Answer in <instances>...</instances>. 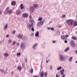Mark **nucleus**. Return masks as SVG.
<instances>
[{"instance_id":"obj_21","label":"nucleus","mask_w":77,"mask_h":77,"mask_svg":"<svg viewBox=\"0 0 77 77\" xmlns=\"http://www.w3.org/2000/svg\"><path fill=\"white\" fill-rule=\"evenodd\" d=\"M17 56H21V53L20 52L17 53Z\"/></svg>"},{"instance_id":"obj_36","label":"nucleus","mask_w":77,"mask_h":77,"mask_svg":"<svg viewBox=\"0 0 77 77\" xmlns=\"http://www.w3.org/2000/svg\"><path fill=\"white\" fill-rule=\"evenodd\" d=\"M51 30H53V31L54 30V28H51Z\"/></svg>"},{"instance_id":"obj_15","label":"nucleus","mask_w":77,"mask_h":77,"mask_svg":"<svg viewBox=\"0 0 77 77\" xmlns=\"http://www.w3.org/2000/svg\"><path fill=\"white\" fill-rule=\"evenodd\" d=\"M12 5H15L16 4V2L15 1H13L11 3Z\"/></svg>"},{"instance_id":"obj_20","label":"nucleus","mask_w":77,"mask_h":77,"mask_svg":"<svg viewBox=\"0 0 77 77\" xmlns=\"http://www.w3.org/2000/svg\"><path fill=\"white\" fill-rule=\"evenodd\" d=\"M20 8L21 9H24V6H23V5L22 4L20 5Z\"/></svg>"},{"instance_id":"obj_13","label":"nucleus","mask_w":77,"mask_h":77,"mask_svg":"<svg viewBox=\"0 0 77 77\" xmlns=\"http://www.w3.org/2000/svg\"><path fill=\"white\" fill-rule=\"evenodd\" d=\"M73 25L74 26H77V22L75 21L73 23Z\"/></svg>"},{"instance_id":"obj_29","label":"nucleus","mask_w":77,"mask_h":77,"mask_svg":"<svg viewBox=\"0 0 77 77\" xmlns=\"http://www.w3.org/2000/svg\"><path fill=\"white\" fill-rule=\"evenodd\" d=\"M62 18H65L66 17V15H63L62 16Z\"/></svg>"},{"instance_id":"obj_19","label":"nucleus","mask_w":77,"mask_h":77,"mask_svg":"<svg viewBox=\"0 0 77 77\" xmlns=\"http://www.w3.org/2000/svg\"><path fill=\"white\" fill-rule=\"evenodd\" d=\"M35 36L39 37V32H37L35 34Z\"/></svg>"},{"instance_id":"obj_28","label":"nucleus","mask_w":77,"mask_h":77,"mask_svg":"<svg viewBox=\"0 0 77 77\" xmlns=\"http://www.w3.org/2000/svg\"><path fill=\"white\" fill-rule=\"evenodd\" d=\"M45 77H46L47 76V72H46L45 73Z\"/></svg>"},{"instance_id":"obj_12","label":"nucleus","mask_w":77,"mask_h":77,"mask_svg":"<svg viewBox=\"0 0 77 77\" xmlns=\"http://www.w3.org/2000/svg\"><path fill=\"white\" fill-rule=\"evenodd\" d=\"M17 69L18 70H19V71H21V69H22V67H21V66H18Z\"/></svg>"},{"instance_id":"obj_35","label":"nucleus","mask_w":77,"mask_h":77,"mask_svg":"<svg viewBox=\"0 0 77 77\" xmlns=\"http://www.w3.org/2000/svg\"><path fill=\"white\" fill-rule=\"evenodd\" d=\"M15 43H16V42L15 41H14L13 42L12 45H14V44H15Z\"/></svg>"},{"instance_id":"obj_47","label":"nucleus","mask_w":77,"mask_h":77,"mask_svg":"<svg viewBox=\"0 0 77 77\" xmlns=\"http://www.w3.org/2000/svg\"><path fill=\"white\" fill-rule=\"evenodd\" d=\"M33 35H34V34L32 33L31 35V36H33Z\"/></svg>"},{"instance_id":"obj_1","label":"nucleus","mask_w":77,"mask_h":77,"mask_svg":"<svg viewBox=\"0 0 77 77\" xmlns=\"http://www.w3.org/2000/svg\"><path fill=\"white\" fill-rule=\"evenodd\" d=\"M33 23H34V21H33V20L32 19H30V24L29 26H28L29 29H31V27H32L31 30L33 32H34V31H35V30L34 29V27H33Z\"/></svg>"},{"instance_id":"obj_6","label":"nucleus","mask_w":77,"mask_h":77,"mask_svg":"<svg viewBox=\"0 0 77 77\" xmlns=\"http://www.w3.org/2000/svg\"><path fill=\"white\" fill-rule=\"evenodd\" d=\"M44 24V22L43 21H42L41 22H39L37 24V26H39L40 25H41L42 26L43 25V24Z\"/></svg>"},{"instance_id":"obj_17","label":"nucleus","mask_w":77,"mask_h":77,"mask_svg":"<svg viewBox=\"0 0 77 77\" xmlns=\"http://www.w3.org/2000/svg\"><path fill=\"white\" fill-rule=\"evenodd\" d=\"M63 72H64V69L61 70L60 72L61 73V75H62L63 74Z\"/></svg>"},{"instance_id":"obj_3","label":"nucleus","mask_w":77,"mask_h":77,"mask_svg":"<svg viewBox=\"0 0 77 77\" xmlns=\"http://www.w3.org/2000/svg\"><path fill=\"white\" fill-rule=\"evenodd\" d=\"M59 58H60V60L61 61L65 60V57L63 55H60Z\"/></svg>"},{"instance_id":"obj_41","label":"nucleus","mask_w":77,"mask_h":77,"mask_svg":"<svg viewBox=\"0 0 77 77\" xmlns=\"http://www.w3.org/2000/svg\"><path fill=\"white\" fill-rule=\"evenodd\" d=\"M55 42H56V41H53V43H55Z\"/></svg>"},{"instance_id":"obj_9","label":"nucleus","mask_w":77,"mask_h":77,"mask_svg":"<svg viewBox=\"0 0 77 77\" xmlns=\"http://www.w3.org/2000/svg\"><path fill=\"white\" fill-rule=\"evenodd\" d=\"M33 6L35 8H38V7H39V5L37 4H34L33 5Z\"/></svg>"},{"instance_id":"obj_38","label":"nucleus","mask_w":77,"mask_h":77,"mask_svg":"<svg viewBox=\"0 0 77 77\" xmlns=\"http://www.w3.org/2000/svg\"><path fill=\"white\" fill-rule=\"evenodd\" d=\"M65 38H68V36H69V35H65Z\"/></svg>"},{"instance_id":"obj_34","label":"nucleus","mask_w":77,"mask_h":77,"mask_svg":"<svg viewBox=\"0 0 77 77\" xmlns=\"http://www.w3.org/2000/svg\"><path fill=\"white\" fill-rule=\"evenodd\" d=\"M7 27H8V24H6V26L5 27V29H6V28H7Z\"/></svg>"},{"instance_id":"obj_33","label":"nucleus","mask_w":77,"mask_h":77,"mask_svg":"<svg viewBox=\"0 0 77 77\" xmlns=\"http://www.w3.org/2000/svg\"><path fill=\"white\" fill-rule=\"evenodd\" d=\"M53 66H50V68H51V70H52L53 69Z\"/></svg>"},{"instance_id":"obj_53","label":"nucleus","mask_w":77,"mask_h":77,"mask_svg":"<svg viewBox=\"0 0 77 77\" xmlns=\"http://www.w3.org/2000/svg\"><path fill=\"white\" fill-rule=\"evenodd\" d=\"M2 14V12H0V14Z\"/></svg>"},{"instance_id":"obj_48","label":"nucleus","mask_w":77,"mask_h":77,"mask_svg":"<svg viewBox=\"0 0 77 77\" xmlns=\"http://www.w3.org/2000/svg\"><path fill=\"white\" fill-rule=\"evenodd\" d=\"M60 27H61V26H60V25L59 26V27H58V28H60Z\"/></svg>"},{"instance_id":"obj_50","label":"nucleus","mask_w":77,"mask_h":77,"mask_svg":"<svg viewBox=\"0 0 77 77\" xmlns=\"http://www.w3.org/2000/svg\"><path fill=\"white\" fill-rule=\"evenodd\" d=\"M48 61L47 60L46 61V63H48Z\"/></svg>"},{"instance_id":"obj_7","label":"nucleus","mask_w":77,"mask_h":77,"mask_svg":"<svg viewBox=\"0 0 77 77\" xmlns=\"http://www.w3.org/2000/svg\"><path fill=\"white\" fill-rule=\"evenodd\" d=\"M22 15L23 17H26V18H27L28 17V14H27V13H24Z\"/></svg>"},{"instance_id":"obj_10","label":"nucleus","mask_w":77,"mask_h":77,"mask_svg":"<svg viewBox=\"0 0 77 77\" xmlns=\"http://www.w3.org/2000/svg\"><path fill=\"white\" fill-rule=\"evenodd\" d=\"M44 72H41L40 73V75L41 77H44Z\"/></svg>"},{"instance_id":"obj_32","label":"nucleus","mask_w":77,"mask_h":77,"mask_svg":"<svg viewBox=\"0 0 77 77\" xmlns=\"http://www.w3.org/2000/svg\"><path fill=\"white\" fill-rule=\"evenodd\" d=\"M8 42L9 43H11L12 42V40H10L8 41Z\"/></svg>"},{"instance_id":"obj_43","label":"nucleus","mask_w":77,"mask_h":77,"mask_svg":"<svg viewBox=\"0 0 77 77\" xmlns=\"http://www.w3.org/2000/svg\"><path fill=\"white\" fill-rule=\"evenodd\" d=\"M48 30H50V29H51V28H50L48 27Z\"/></svg>"},{"instance_id":"obj_49","label":"nucleus","mask_w":77,"mask_h":77,"mask_svg":"<svg viewBox=\"0 0 77 77\" xmlns=\"http://www.w3.org/2000/svg\"><path fill=\"white\" fill-rule=\"evenodd\" d=\"M8 37H9V35H7V37L8 38Z\"/></svg>"},{"instance_id":"obj_56","label":"nucleus","mask_w":77,"mask_h":77,"mask_svg":"<svg viewBox=\"0 0 77 77\" xmlns=\"http://www.w3.org/2000/svg\"><path fill=\"white\" fill-rule=\"evenodd\" d=\"M18 77V76H17V77Z\"/></svg>"},{"instance_id":"obj_45","label":"nucleus","mask_w":77,"mask_h":77,"mask_svg":"<svg viewBox=\"0 0 77 77\" xmlns=\"http://www.w3.org/2000/svg\"><path fill=\"white\" fill-rule=\"evenodd\" d=\"M20 45V43H17V45L18 46V45Z\"/></svg>"},{"instance_id":"obj_16","label":"nucleus","mask_w":77,"mask_h":77,"mask_svg":"<svg viewBox=\"0 0 77 77\" xmlns=\"http://www.w3.org/2000/svg\"><path fill=\"white\" fill-rule=\"evenodd\" d=\"M16 14L17 15H20V11H19V10H17L16 11Z\"/></svg>"},{"instance_id":"obj_5","label":"nucleus","mask_w":77,"mask_h":77,"mask_svg":"<svg viewBox=\"0 0 77 77\" xmlns=\"http://www.w3.org/2000/svg\"><path fill=\"white\" fill-rule=\"evenodd\" d=\"M9 7H8L7 8L6 10L7 11V12L8 14H11L12 13V10H9Z\"/></svg>"},{"instance_id":"obj_11","label":"nucleus","mask_w":77,"mask_h":77,"mask_svg":"<svg viewBox=\"0 0 77 77\" xmlns=\"http://www.w3.org/2000/svg\"><path fill=\"white\" fill-rule=\"evenodd\" d=\"M61 38L62 39H66V38H65V35H62L61 36Z\"/></svg>"},{"instance_id":"obj_27","label":"nucleus","mask_w":77,"mask_h":77,"mask_svg":"<svg viewBox=\"0 0 77 77\" xmlns=\"http://www.w3.org/2000/svg\"><path fill=\"white\" fill-rule=\"evenodd\" d=\"M30 72H31V73H33V69H31L30 70Z\"/></svg>"},{"instance_id":"obj_44","label":"nucleus","mask_w":77,"mask_h":77,"mask_svg":"<svg viewBox=\"0 0 77 77\" xmlns=\"http://www.w3.org/2000/svg\"><path fill=\"white\" fill-rule=\"evenodd\" d=\"M56 77H59V76H58V75H57V74H56Z\"/></svg>"},{"instance_id":"obj_23","label":"nucleus","mask_w":77,"mask_h":77,"mask_svg":"<svg viewBox=\"0 0 77 77\" xmlns=\"http://www.w3.org/2000/svg\"><path fill=\"white\" fill-rule=\"evenodd\" d=\"M61 69H62V67H60L57 68V69L58 70H60Z\"/></svg>"},{"instance_id":"obj_57","label":"nucleus","mask_w":77,"mask_h":77,"mask_svg":"<svg viewBox=\"0 0 77 77\" xmlns=\"http://www.w3.org/2000/svg\"><path fill=\"white\" fill-rule=\"evenodd\" d=\"M76 17H77V15H76Z\"/></svg>"},{"instance_id":"obj_18","label":"nucleus","mask_w":77,"mask_h":77,"mask_svg":"<svg viewBox=\"0 0 77 77\" xmlns=\"http://www.w3.org/2000/svg\"><path fill=\"white\" fill-rule=\"evenodd\" d=\"M72 39H74V40H76V39H77V38L74 36H72Z\"/></svg>"},{"instance_id":"obj_40","label":"nucleus","mask_w":77,"mask_h":77,"mask_svg":"<svg viewBox=\"0 0 77 77\" xmlns=\"http://www.w3.org/2000/svg\"><path fill=\"white\" fill-rule=\"evenodd\" d=\"M29 18L31 19V18H32V16H31V15H29Z\"/></svg>"},{"instance_id":"obj_55","label":"nucleus","mask_w":77,"mask_h":77,"mask_svg":"<svg viewBox=\"0 0 77 77\" xmlns=\"http://www.w3.org/2000/svg\"><path fill=\"white\" fill-rule=\"evenodd\" d=\"M2 71H4V70H2Z\"/></svg>"},{"instance_id":"obj_4","label":"nucleus","mask_w":77,"mask_h":77,"mask_svg":"<svg viewBox=\"0 0 77 77\" xmlns=\"http://www.w3.org/2000/svg\"><path fill=\"white\" fill-rule=\"evenodd\" d=\"M70 44L71 46H72V47H75V43H74V41H70Z\"/></svg>"},{"instance_id":"obj_24","label":"nucleus","mask_w":77,"mask_h":77,"mask_svg":"<svg viewBox=\"0 0 77 77\" xmlns=\"http://www.w3.org/2000/svg\"><path fill=\"white\" fill-rule=\"evenodd\" d=\"M69 50V48L67 47L65 50V52L67 51L68 50Z\"/></svg>"},{"instance_id":"obj_26","label":"nucleus","mask_w":77,"mask_h":77,"mask_svg":"<svg viewBox=\"0 0 77 77\" xmlns=\"http://www.w3.org/2000/svg\"><path fill=\"white\" fill-rule=\"evenodd\" d=\"M72 57H71L69 59V60L71 62L72 61Z\"/></svg>"},{"instance_id":"obj_52","label":"nucleus","mask_w":77,"mask_h":77,"mask_svg":"<svg viewBox=\"0 0 77 77\" xmlns=\"http://www.w3.org/2000/svg\"><path fill=\"white\" fill-rule=\"evenodd\" d=\"M75 52L77 54V50H76Z\"/></svg>"},{"instance_id":"obj_14","label":"nucleus","mask_w":77,"mask_h":77,"mask_svg":"<svg viewBox=\"0 0 77 77\" xmlns=\"http://www.w3.org/2000/svg\"><path fill=\"white\" fill-rule=\"evenodd\" d=\"M22 37H23V35H21V34H19L18 36V37L20 38V39H22Z\"/></svg>"},{"instance_id":"obj_22","label":"nucleus","mask_w":77,"mask_h":77,"mask_svg":"<svg viewBox=\"0 0 77 77\" xmlns=\"http://www.w3.org/2000/svg\"><path fill=\"white\" fill-rule=\"evenodd\" d=\"M9 54L8 53H5L4 54L5 56L6 57V56H8Z\"/></svg>"},{"instance_id":"obj_2","label":"nucleus","mask_w":77,"mask_h":77,"mask_svg":"<svg viewBox=\"0 0 77 77\" xmlns=\"http://www.w3.org/2000/svg\"><path fill=\"white\" fill-rule=\"evenodd\" d=\"M66 22L70 26H73V23H74L73 20L71 19L68 20L66 21Z\"/></svg>"},{"instance_id":"obj_8","label":"nucleus","mask_w":77,"mask_h":77,"mask_svg":"<svg viewBox=\"0 0 77 77\" xmlns=\"http://www.w3.org/2000/svg\"><path fill=\"white\" fill-rule=\"evenodd\" d=\"M24 43H23L21 44V48L22 49H24Z\"/></svg>"},{"instance_id":"obj_39","label":"nucleus","mask_w":77,"mask_h":77,"mask_svg":"<svg viewBox=\"0 0 77 77\" xmlns=\"http://www.w3.org/2000/svg\"><path fill=\"white\" fill-rule=\"evenodd\" d=\"M64 42L65 43H67V42H68V41H67V40H65L64 41Z\"/></svg>"},{"instance_id":"obj_37","label":"nucleus","mask_w":77,"mask_h":77,"mask_svg":"<svg viewBox=\"0 0 77 77\" xmlns=\"http://www.w3.org/2000/svg\"><path fill=\"white\" fill-rule=\"evenodd\" d=\"M15 32H16V31H14L13 32V34H14Z\"/></svg>"},{"instance_id":"obj_54","label":"nucleus","mask_w":77,"mask_h":77,"mask_svg":"<svg viewBox=\"0 0 77 77\" xmlns=\"http://www.w3.org/2000/svg\"><path fill=\"white\" fill-rule=\"evenodd\" d=\"M64 33V32H63V33H62V34H63Z\"/></svg>"},{"instance_id":"obj_31","label":"nucleus","mask_w":77,"mask_h":77,"mask_svg":"<svg viewBox=\"0 0 77 77\" xmlns=\"http://www.w3.org/2000/svg\"><path fill=\"white\" fill-rule=\"evenodd\" d=\"M34 7H31V10H32V11H33V9H34Z\"/></svg>"},{"instance_id":"obj_25","label":"nucleus","mask_w":77,"mask_h":77,"mask_svg":"<svg viewBox=\"0 0 77 77\" xmlns=\"http://www.w3.org/2000/svg\"><path fill=\"white\" fill-rule=\"evenodd\" d=\"M37 45V44H35V45H34L33 47V48H35V47Z\"/></svg>"},{"instance_id":"obj_30","label":"nucleus","mask_w":77,"mask_h":77,"mask_svg":"<svg viewBox=\"0 0 77 77\" xmlns=\"http://www.w3.org/2000/svg\"><path fill=\"white\" fill-rule=\"evenodd\" d=\"M42 20V17H40L38 19L39 21H41V20Z\"/></svg>"},{"instance_id":"obj_51","label":"nucleus","mask_w":77,"mask_h":77,"mask_svg":"<svg viewBox=\"0 0 77 77\" xmlns=\"http://www.w3.org/2000/svg\"><path fill=\"white\" fill-rule=\"evenodd\" d=\"M33 77H38V76H34Z\"/></svg>"},{"instance_id":"obj_42","label":"nucleus","mask_w":77,"mask_h":77,"mask_svg":"<svg viewBox=\"0 0 77 77\" xmlns=\"http://www.w3.org/2000/svg\"><path fill=\"white\" fill-rule=\"evenodd\" d=\"M65 77V75H64L61 77Z\"/></svg>"},{"instance_id":"obj_46","label":"nucleus","mask_w":77,"mask_h":77,"mask_svg":"<svg viewBox=\"0 0 77 77\" xmlns=\"http://www.w3.org/2000/svg\"><path fill=\"white\" fill-rule=\"evenodd\" d=\"M22 67H24V64H22Z\"/></svg>"}]
</instances>
